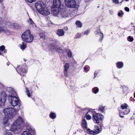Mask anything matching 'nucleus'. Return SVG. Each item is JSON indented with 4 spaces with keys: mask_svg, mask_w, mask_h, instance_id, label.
<instances>
[{
    "mask_svg": "<svg viewBox=\"0 0 135 135\" xmlns=\"http://www.w3.org/2000/svg\"><path fill=\"white\" fill-rule=\"evenodd\" d=\"M24 121L23 118L21 116H19L18 119L15 121L12 125H10V124H9V126L7 124L4 125L6 131L3 135H13L10 132V131L16 133L20 132L21 124L24 122Z\"/></svg>",
    "mask_w": 135,
    "mask_h": 135,
    "instance_id": "f257e3e1",
    "label": "nucleus"
},
{
    "mask_svg": "<svg viewBox=\"0 0 135 135\" xmlns=\"http://www.w3.org/2000/svg\"><path fill=\"white\" fill-rule=\"evenodd\" d=\"M17 107V109L16 108L14 109L12 108H6L4 110L3 113L5 116V118L4 119L3 121L4 125L7 124L9 126L8 120L12 118L14 115L18 111L20 108L19 106H18Z\"/></svg>",
    "mask_w": 135,
    "mask_h": 135,
    "instance_id": "f03ea898",
    "label": "nucleus"
},
{
    "mask_svg": "<svg viewBox=\"0 0 135 135\" xmlns=\"http://www.w3.org/2000/svg\"><path fill=\"white\" fill-rule=\"evenodd\" d=\"M82 127L86 130L88 133L92 134H96L100 132L99 129L97 126H95V129L94 131L91 130L89 128H87V124L86 120L84 119L82 121Z\"/></svg>",
    "mask_w": 135,
    "mask_h": 135,
    "instance_id": "7ed1b4c3",
    "label": "nucleus"
},
{
    "mask_svg": "<svg viewBox=\"0 0 135 135\" xmlns=\"http://www.w3.org/2000/svg\"><path fill=\"white\" fill-rule=\"evenodd\" d=\"M22 38L23 41L28 42L32 41L33 39V36L31 35L29 30H27L22 35Z\"/></svg>",
    "mask_w": 135,
    "mask_h": 135,
    "instance_id": "20e7f679",
    "label": "nucleus"
},
{
    "mask_svg": "<svg viewBox=\"0 0 135 135\" xmlns=\"http://www.w3.org/2000/svg\"><path fill=\"white\" fill-rule=\"evenodd\" d=\"M128 105L127 104L125 103L122 105L121 106V108L119 110L120 116L123 118L124 116L122 115H124L129 113L130 112V109L129 108H127Z\"/></svg>",
    "mask_w": 135,
    "mask_h": 135,
    "instance_id": "39448f33",
    "label": "nucleus"
},
{
    "mask_svg": "<svg viewBox=\"0 0 135 135\" xmlns=\"http://www.w3.org/2000/svg\"><path fill=\"white\" fill-rule=\"evenodd\" d=\"M66 6L68 7L71 8H77L78 5L76 4L75 0H65Z\"/></svg>",
    "mask_w": 135,
    "mask_h": 135,
    "instance_id": "423d86ee",
    "label": "nucleus"
},
{
    "mask_svg": "<svg viewBox=\"0 0 135 135\" xmlns=\"http://www.w3.org/2000/svg\"><path fill=\"white\" fill-rule=\"evenodd\" d=\"M104 118V116L99 113L93 115V120L95 123H99V120H101Z\"/></svg>",
    "mask_w": 135,
    "mask_h": 135,
    "instance_id": "0eeeda50",
    "label": "nucleus"
},
{
    "mask_svg": "<svg viewBox=\"0 0 135 135\" xmlns=\"http://www.w3.org/2000/svg\"><path fill=\"white\" fill-rule=\"evenodd\" d=\"M9 99L10 104L12 106H15L18 105L19 101L17 97L10 96L9 98Z\"/></svg>",
    "mask_w": 135,
    "mask_h": 135,
    "instance_id": "6e6552de",
    "label": "nucleus"
},
{
    "mask_svg": "<svg viewBox=\"0 0 135 135\" xmlns=\"http://www.w3.org/2000/svg\"><path fill=\"white\" fill-rule=\"evenodd\" d=\"M49 48L51 50L54 51H57L58 52L60 53H62L63 52V50L61 49V48L57 47L55 45L53 44L49 45Z\"/></svg>",
    "mask_w": 135,
    "mask_h": 135,
    "instance_id": "1a4fd4ad",
    "label": "nucleus"
},
{
    "mask_svg": "<svg viewBox=\"0 0 135 135\" xmlns=\"http://www.w3.org/2000/svg\"><path fill=\"white\" fill-rule=\"evenodd\" d=\"M34 132V129L31 127L27 128V129L21 135H33Z\"/></svg>",
    "mask_w": 135,
    "mask_h": 135,
    "instance_id": "9d476101",
    "label": "nucleus"
},
{
    "mask_svg": "<svg viewBox=\"0 0 135 135\" xmlns=\"http://www.w3.org/2000/svg\"><path fill=\"white\" fill-rule=\"evenodd\" d=\"M46 5L44 3L41 1H38L35 4V7L38 11L44 7H45Z\"/></svg>",
    "mask_w": 135,
    "mask_h": 135,
    "instance_id": "9b49d317",
    "label": "nucleus"
},
{
    "mask_svg": "<svg viewBox=\"0 0 135 135\" xmlns=\"http://www.w3.org/2000/svg\"><path fill=\"white\" fill-rule=\"evenodd\" d=\"M39 12L40 14L45 16L48 15L50 13V11L46 6L45 7H44L39 10Z\"/></svg>",
    "mask_w": 135,
    "mask_h": 135,
    "instance_id": "f8f14e48",
    "label": "nucleus"
},
{
    "mask_svg": "<svg viewBox=\"0 0 135 135\" xmlns=\"http://www.w3.org/2000/svg\"><path fill=\"white\" fill-rule=\"evenodd\" d=\"M70 16V14H69L67 11H65L64 9H62L60 12V13L58 15V17L60 18H66L69 17Z\"/></svg>",
    "mask_w": 135,
    "mask_h": 135,
    "instance_id": "ddd939ff",
    "label": "nucleus"
},
{
    "mask_svg": "<svg viewBox=\"0 0 135 135\" xmlns=\"http://www.w3.org/2000/svg\"><path fill=\"white\" fill-rule=\"evenodd\" d=\"M60 8L52 7L51 8V12L52 14L55 16L58 17V15L60 13Z\"/></svg>",
    "mask_w": 135,
    "mask_h": 135,
    "instance_id": "4468645a",
    "label": "nucleus"
},
{
    "mask_svg": "<svg viewBox=\"0 0 135 135\" xmlns=\"http://www.w3.org/2000/svg\"><path fill=\"white\" fill-rule=\"evenodd\" d=\"M95 33L96 36H99L101 37V39H100L99 41L100 42H101L103 37V33L101 32L100 30L99 29H97Z\"/></svg>",
    "mask_w": 135,
    "mask_h": 135,
    "instance_id": "2eb2a0df",
    "label": "nucleus"
},
{
    "mask_svg": "<svg viewBox=\"0 0 135 135\" xmlns=\"http://www.w3.org/2000/svg\"><path fill=\"white\" fill-rule=\"evenodd\" d=\"M17 71L21 75H22L23 76H24V75L27 72L26 70V68H19L18 71L17 70Z\"/></svg>",
    "mask_w": 135,
    "mask_h": 135,
    "instance_id": "dca6fc26",
    "label": "nucleus"
},
{
    "mask_svg": "<svg viewBox=\"0 0 135 135\" xmlns=\"http://www.w3.org/2000/svg\"><path fill=\"white\" fill-rule=\"evenodd\" d=\"M121 87L123 89V95L126 96L128 93V87L125 85L121 86Z\"/></svg>",
    "mask_w": 135,
    "mask_h": 135,
    "instance_id": "f3484780",
    "label": "nucleus"
},
{
    "mask_svg": "<svg viewBox=\"0 0 135 135\" xmlns=\"http://www.w3.org/2000/svg\"><path fill=\"white\" fill-rule=\"evenodd\" d=\"M61 2L60 0H54L52 7H60Z\"/></svg>",
    "mask_w": 135,
    "mask_h": 135,
    "instance_id": "a211bd4d",
    "label": "nucleus"
},
{
    "mask_svg": "<svg viewBox=\"0 0 135 135\" xmlns=\"http://www.w3.org/2000/svg\"><path fill=\"white\" fill-rule=\"evenodd\" d=\"M26 92L28 97H30L31 98H32V91L31 90H29L27 88H26Z\"/></svg>",
    "mask_w": 135,
    "mask_h": 135,
    "instance_id": "6ab92c4d",
    "label": "nucleus"
},
{
    "mask_svg": "<svg viewBox=\"0 0 135 135\" xmlns=\"http://www.w3.org/2000/svg\"><path fill=\"white\" fill-rule=\"evenodd\" d=\"M57 35L59 36H62L64 35V32L62 29H59L57 31Z\"/></svg>",
    "mask_w": 135,
    "mask_h": 135,
    "instance_id": "aec40b11",
    "label": "nucleus"
},
{
    "mask_svg": "<svg viewBox=\"0 0 135 135\" xmlns=\"http://www.w3.org/2000/svg\"><path fill=\"white\" fill-rule=\"evenodd\" d=\"M8 32V30L5 27L0 26V32Z\"/></svg>",
    "mask_w": 135,
    "mask_h": 135,
    "instance_id": "412c9836",
    "label": "nucleus"
},
{
    "mask_svg": "<svg viewBox=\"0 0 135 135\" xmlns=\"http://www.w3.org/2000/svg\"><path fill=\"white\" fill-rule=\"evenodd\" d=\"M123 66V63L122 62H118L116 64V66L118 68H122Z\"/></svg>",
    "mask_w": 135,
    "mask_h": 135,
    "instance_id": "4be33fe9",
    "label": "nucleus"
},
{
    "mask_svg": "<svg viewBox=\"0 0 135 135\" xmlns=\"http://www.w3.org/2000/svg\"><path fill=\"white\" fill-rule=\"evenodd\" d=\"M69 63H66L65 64V70L64 71V73L65 75H67V70L69 68Z\"/></svg>",
    "mask_w": 135,
    "mask_h": 135,
    "instance_id": "5701e85b",
    "label": "nucleus"
},
{
    "mask_svg": "<svg viewBox=\"0 0 135 135\" xmlns=\"http://www.w3.org/2000/svg\"><path fill=\"white\" fill-rule=\"evenodd\" d=\"M28 22L33 27H34L36 26L35 23L31 18H29V19L28 21Z\"/></svg>",
    "mask_w": 135,
    "mask_h": 135,
    "instance_id": "b1692460",
    "label": "nucleus"
},
{
    "mask_svg": "<svg viewBox=\"0 0 135 135\" xmlns=\"http://www.w3.org/2000/svg\"><path fill=\"white\" fill-rule=\"evenodd\" d=\"M95 113V112L94 110L91 109L89 110L86 114L89 115L90 116L92 115L93 116V115H95L94 113Z\"/></svg>",
    "mask_w": 135,
    "mask_h": 135,
    "instance_id": "393cba45",
    "label": "nucleus"
},
{
    "mask_svg": "<svg viewBox=\"0 0 135 135\" xmlns=\"http://www.w3.org/2000/svg\"><path fill=\"white\" fill-rule=\"evenodd\" d=\"M65 51L68 52V56L69 57H70L72 55V52L70 49H65Z\"/></svg>",
    "mask_w": 135,
    "mask_h": 135,
    "instance_id": "a878e982",
    "label": "nucleus"
},
{
    "mask_svg": "<svg viewBox=\"0 0 135 135\" xmlns=\"http://www.w3.org/2000/svg\"><path fill=\"white\" fill-rule=\"evenodd\" d=\"M12 28L16 29L20 28H21V26L18 24L17 23H13L12 25Z\"/></svg>",
    "mask_w": 135,
    "mask_h": 135,
    "instance_id": "bb28decb",
    "label": "nucleus"
},
{
    "mask_svg": "<svg viewBox=\"0 0 135 135\" xmlns=\"http://www.w3.org/2000/svg\"><path fill=\"white\" fill-rule=\"evenodd\" d=\"M49 116L51 119H54L56 118V114L55 113L51 112L49 115Z\"/></svg>",
    "mask_w": 135,
    "mask_h": 135,
    "instance_id": "cd10ccee",
    "label": "nucleus"
},
{
    "mask_svg": "<svg viewBox=\"0 0 135 135\" xmlns=\"http://www.w3.org/2000/svg\"><path fill=\"white\" fill-rule=\"evenodd\" d=\"M75 24L78 27L81 28L82 26V24L79 21H77L76 22Z\"/></svg>",
    "mask_w": 135,
    "mask_h": 135,
    "instance_id": "c85d7f7f",
    "label": "nucleus"
},
{
    "mask_svg": "<svg viewBox=\"0 0 135 135\" xmlns=\"http://www.w3.org/2000/svg\"><path fill=\"white\" fill-rule=\"evenodd\" d=\"M6 101V99L4 98L3 99H1L0 100V105L1 106H4Z\"/></svg>",
    "mask_w": 135,
    "mask_h": 135,
    "instance_id": "c756f323",
    "label": "nucleus"
},
{
    "mask_svg": "<svg viewBox=\"0 0 135 135\" xmlns=\"http://www.w3.org/2000/svg\"><path fill=\"white\" fill-rule=\"evenodd\" d=\"M104 108L105 107H103L102 105H100L99 106L98 111L99 112H101V113H103L104 112Z\"/></svg>",
    "mask_w": 135,
    "mask_h": 135,
    "instance_id": "7c9ffc66",
    "label": "nucleus"
},
{
    "mask_svg": "<svg viewBox=\"0 0 135 135\" xmlns=\"http://www.w3.org/2000/svg\"><path fill=\"white\" fill-rule=\"evenodd\" d=\"M92 90L93 93L96 94L99 91V89L97 87H95L92 89Z\"/></svg>",
    "mask_w": 135,
    "mask_h": 135,
    "instance_id": "2f4dec72",
    "label": "nucleus"
},
{
    "mask_svg": "<svg viewBox=\"0 0 135 135\" xmlns=\"http://www.w3.org/2000/svg\"><path fill=\"white\" fill-rule=\"evenodd\" d=\"M26 47V45L25 43H22V44L20 46V48L21 49L23 50Z\"/></svg>",
    "mask_w": 135,
    "mask_h": 135,
    "instance_id": "473e14b6",
    "label": "nucleus"
},
{
    "mask_svg": "<svg viewBox=\"0 0 135 135\" xmlns=\"http://www.w3.org/2000/svg\"><path fill=\"white\" fill-rule=\"evenodd\" d=\"M133 38L132 37L130 36H129L127 38V40L128 41L132 42L133 41Z\"/></svg>",
    "mask_w": 135,
    "mask_h": 135,
    "instance_id": "72a5a7b5",
    "label": "nucleus"
},
{
    "mask_svg": "<svg viewBox=\"0 0 135 135\" xmlns=\"http://www.w3.org/2000/svg\"><path fill=\"white\" fill-rule=\"evenodd\" d=\"M123 12L122 11L120 10L118 12V15L119 16L121 17L123 16Z\"/></svg>",
    "mask_w": 135,
    "mask_h": 135,
    "instance_id": "f704fd0d",
    "label": "nucleus"
},
{
    "mask_svg": "<svg viewBox=\"0 0 135 135\" xmlns=\"http://www.w3.org/2000/svg\"><path fill=\"white\" fill-rule=\"evenodd\" d=\"M40 36L41 38L44 39L45 38V34L43 33H41L40 34Z\"/></svg>",
    "mask_w": 135,
    "mask_h": 135,
    "instance_id": "c9c22d12",
    "label": "nucleus"
},
{
    "mask_svg": "<svg viewBox=\"0 0 135 135\" xmlns=\"http://www.w3.org/2000/svg\"><path fill=\"white\" fill-rule=\"evenodd\" d=\"M81 34L80 33H78L76 35L75 38H80L81 36Z\"/></svg>",
    "mask_w": 135,
    "mask_h": 135,
    "instance_id": "e433bc0d",
    "label": "nucleus"
},
{
    "mask_svg": "<svg viewBox=\"0 0 135 135\" xmlns=\"http://www.w3.org/2000/svg\"><path fill=\"white\" fill-rule=\"evenodd\" d=\"M85 117L86 119L88 120H89L91 119V116L89 115L88 114L86 113Z\"/></svg>",
    "mask_w": 135,
    "mask_h": 135,
    "instance_id": "4c0bfd02",
    "label": "nucleus"
},
{
    "mask_svg": "<svg viewBox=\"0 0 135 135\" xmlns=\"http://www.w3.org/2000/svg\"><path fill=\"white\" fill-rule=\"evenodd\" d=\"M90 31L89 30H87L85 31L84 32V35H88Z\"/></svg>",
    "mask_w": 135,
    "mask_h": 135,
    "instance_id": "58836bf2",
    "label": "nucleus"
},
{
    "mask_svg": "<svg viewBox=\"0 0 135 135\" xmlns=\"http://www.w3.org/2000/svg\"><path fill=\"white\" fill-rule=\"evenodd\" d=\"M26 2H29V3H32L33 2L35 1L36 0H25Z\"/></svg>",
    "mask_w": 135,
    "mask_h": 135,
    "instance_id": "ea45409f",
    "label": "nucleus"
},
{
    "mask_svg": "<svg viewBox=\"0 0 135 135\" xmlns=\"http://www.w3.org/2000/svg\"><path fill=\"white\" fill-rule=\"evenodd\" d=\"M5 46L3 45H2L0 47V50L1 51H3L5 49Z\"/></svg>",
    "mask_w": 135,
    "mask_h": 135,
    "instance_id": "a19ab883",
    "label": "nucleus"
},
{
    "mask_svg": "<svg viewBox=\"0 0 135 135\" xmlns=\"http://www.w3.org/2000/svg\"><path fill=\"white\" fill-rule=\"evenodd\" d=\"M98 73H99L98 71H95V72L94 73V78H95V77L96 75H97V74Z\"/></svg>",
    "mask_w": 135,
    "mask_h": 135,
    "instance_id": "79ce46f5",
    "label": "nucleus"
},
{
    "mask_svg": "<svg viewBox=\"0 0 135 135\" xmlns=\"http://www.w3.org/2000/svg\"><path fill=\"white\" fill-rule=\"evenodd\" d=\"M113 2L115 3L116 4H117L118 3H119V0H113Z\"/></svg>",
    "mask_w": 135,
    "mask_h": 135,
    "instance_id": "37998d69",
    "label": "nucleus"
},
{
    "mask_svg": "<svg viewBox=\"0 0 135 135\" xmlns=\"http://www.w3.org/2000/svg\"><path fill=\"white\" fill-rule=\"evenodd\" d=\"M125 10L127 12H129V8L127 7H125L124 8Z\"/></svg>",
    "mask_w": 135,
    "mask_h": 135,
    "instance_id": "c03bdc74",
    "label": "nucleus"
},
{
    "mask_svg": "<svg viewBox=\"0 0 135 135\" xmlns=\"http://www.w3.org/2000/svg\"><path fill=\"white\" fill-rule=\"evenodd\" d=\"M109 13L111 15H113V11L112 9L110 10L109 11Z\"/></svg>",
    "mask_w": 135,
    "mask_h": 135,
    "instance_id": "a18cd8bd",
    "label": "nucleus"
},
{
    "mask_svg": "<svg viewBox=\"0 0 135 135\" xmlns=\"http://www.w3.org/2000/svg\"><path fill=\"white\" fill-rule=\"evenodd\" d=\"M55 42L57 44L59 43V41L57 40H55Z\"/></svg>",
    "mask_w": 135,
    "mask_h": 135,
    "instance_id": "49530a36",
    "label": "nucleus"
},
{
    "mask_svg": "<svg viewBox=\"0 0 135 135\" xmlns=\"http://www.w3.org/2000/svg\"><path fill=\"white\" fill-rule=\"evenodd\" d=\"M84 70H87V69H88L87 68V67H86V66L85 67H84Z\"/></svg>",
    "mask_w": 135,
    "mask_h": 135,
    "instance_id": "de8ad7c7",
    "label": "nucleus"
},
{
    "mask_svg": "<svg viewBox=\"0 0 135 135\" xmlns=\"http://www.w3.org/2000/svg\"><path fill=\"white\" fill-rule=\"evenodd\" d=\"M2 51H1V50H0V55H2L3 54L2 53Z\"/></svg>",
    "mask_w": 135,
    "mask_h": 135,
    "instance_id": "09e8293b",
    "label": "nucleus"
},
{
    "mask_svg": "<svg viewBox=\"0 0 135 135\" xmlns=\"http://www.w3.org/2000/svg\"><path fill=\"white\" fill-rule=\"evenodd\" d=\"M7 50H6V49H5L4 50V53H6L7 52Z\"/></svg>",
    "mask_w": 135,
    "mask_h": 135,
    "instance_id": "8fccbe9b",
    "label": "nucleus"
},
{
    "mask_svg": "<svg viewBox=\"0 0 135 135\" xmlns=\"http://www.w3.org/2000/svg\"><path fill=\"white\" fill-rule=\"evenodd\" d=\"M9 64V62H7V66H8Z\"/></svg>",
    "mask_w": 135,
    "mask_h": 135,
    "instance_id": "3c124183",
    "label": "nucleus"
},
{
    "mask_svg": "<svg viewBox=\"0 0 135 135\" xmlns=\"http://www.w3.org/2000/svg\"><path fill=\"white\" fill-rule=\"evenodd\" d=\"M3 0H0V2H2L3 1Z\"/></svg>",
    "mask_w": 135,
    "mask_h": 135,
    "instance_id": "603ef678",
    "label": "nucleus"
},
{
    "mask_svg": "<svg viewBox=\"0 0 135 135\" xmlns=\"http://www.w3.org/2000/svg\"><path fill=\"white\" fill-rule=\"evenodd\" d=\"M134 97L135 98V93L134 94Z\"/></svg>",
    "mask_w": 135,
    "mask_h": 135,
    "instance_id": "864d4df0",
    "label": "nucleus"
},
{
    "mask_svg": "<svg viewBox=\"0 0 135 135\" xmlns=\"http://www.w3.org/2000/svg\"><path fill=\"white\" fill-rule=\"evenodd\" d=\"M125 0L127 1H129V0Z\"/></svg>",
    "mask_w": 135,
    "mask_h": 135,
    "instance_id": "5fc2aeb1",
    "label": "nucleus"
},
{
    "mask_svg": "<svg viewBox=\"0 0 135 135\" xmlns=\"http://www.w3.org/2000/svg\"><path fill=\"white\" fill-rule=\"evenodd\" d=\"M134 30H135V26H134Z\"/></svg>",
    "mask_w": 135,
    "mask_h": 135,
    "instance_id": "6e6d98bb",
    "label": "nucleus"
},
{
    "mask_svg": "<svg viewBox=\"0 0 135 135\" xmlns=\"http://www.w3.org/2000/svg\"><path fill=\"white\" fill-rule=\"evenodd\" d=\"M1 18H0V21H1Z\"/></svg>",
    "mask_w": 135,
    "mask_h": 135,
    "instance_id": "4d7b16f0",
    "label": "nucleus"
},
{
    "mask_svg": "<svg viewBox=\"0 0 135 135\" xmlns=\"http://www.w3.org/2000/svg\"><path fill=\"white\" fill-rule=\"evenodd\" d=\"M19 67V66H18V67H17V68H18Z\"/></svg>",
    "mask_w": 135,
    "mask_h": 135,
    "instance_id": "13d9d810",
    "label": "nucleus"
}]
</instances>
